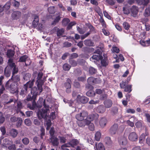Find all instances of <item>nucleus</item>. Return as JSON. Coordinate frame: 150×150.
<instances>
[{
  "mask_svg": "<svg viewBox=\"0 0 150 150\" xmlns=\"http://www.w3.org/2000/svg\"><path fill=\"white\" fill-rule=\"evenodd\" d=\"M123 11L124 14L128 15L130 13L129 9L128 7H124L123 8Z\"/></svg>",
  "mask_w": 150,
  "mask_h": 150,
  "instance_id": "a19ab883",
  "label": "nucleus"
},
{
  "mask_svg": "<svg viewBox=\"0 0 150 150\" xmlns=\"http://www.w3.org/2000/svg\"><path fill=\"white\" fill-rule=\"evenodd\" d=\"M111 50L112 52L116 53H118L120 51L119 49L116 46H113Z\"/></svg>",
  "mask_w": 150,
  "mask_h": 150,
  "instance_id": "8fccbe9b",
  "label": "nucleus"
},
{
  "mask_svg": "<svg viewBox=\"0 0 150 150\" xmlns=\"http://www.w3.org/2000/svg\"><path fill=\"white\" fill-rule=\"evenodd\" d=\"M2 115V113L0 112V123H3L4 121L5 118Z\"/></svg>",
  "mask_w": 150,
  "mask_h": 150,
  "instance_id": "680f3d73",
  "label": "nucleus"
},
{
  "mask_svg": "<svg viewBox=\"0 0 150 150\" xmlns=\"http://www.w3.org/2000/svg\"><path fill=\"white\" fill-rule=\"evenodd\" d=\"M84 43L85 45L88 46H93V43L89 40H85L84 41Z\"/></svg>",
  "mask_w": 150,
  "mask_h": 150,
  "instance_id": "c9c22d12",
  "label": "nucleus"
},
{
  "mask_svg": "<svg viewBox=\"0 0 150 150\" xmlns=\"http://www.w3.org/2000/svg\"><path fill=\"white\" fill-rule=\"evenodd\" d=\"M21 13L19 11H14L12 14L11 17L13 19L17 20L21 17Z\"/></svg>",
  "mask_w": 150,
  "mask_h": 150,
  "instance_id": "4468645a",
  "label": "nucleus"
},
{
  "mask_svg": "<svg viewBox=\"0 0 150 150\" xmlns=\"http://www.w3.org/2000/svg\"><path fill=\"white\" fill-rule=\"evenodd\" d=\"M88 113L86 111L82 110L81 112L76 114L75 117L76 119L78 121H82L85 120L88 115Z\"/></svg>",
  "mask_w": 150,
  "mask_h": 150,
  "instance_id": "423d86ee",
  "label": "nucleus"
},
{
  "mask_svg": "<svg viewBox=\"0 0 150 150\" xmlns=\"http://www.w3.org/2000/svg\"><path fill=\"white\" fill-rule=\"evenodd\" d=\"M104 142L105 146L108 148H110L112 145V142L111 140L110 137H105Z\"/></svg>",
  "mask_w": 150,
  "mask_h": 150,
  "instance_id": "9b49d317",
  "label": "nucleus"
},
{
  "mask_svg": "<svg viewBox=\"0 0 150 150\" xmlns=\"http://www.w3.org/2000/svg\"><path fill=\"white\" fill-rule=\"evenodd\" d=\"M78 143L77 140L75 139H73L69 143L62 145L61 148L64 149V147H70L71 146L74 147V146L77 145Z\"/></svg>",
  "mask_w": 150,
  "mask_h": 150,
  "instance_id": "6e6552de",
  "label": "nucleus"
},
{
  "mask_svg": "<svg viewBox=\"0 0 150 150\" xmlns=\"http://www.w3.org/2000/svg\"><path fill=\"white\" fill-rule=\"evenodd\" d=\"M4 75L6 77H8L10 76L11 74V71L7 70V67H6L4 69Z\"/></svg>",
  "mask_w": 150,
  "mask_h": 150,
  "instance_id": "a18cd8bd",
  "label": "nucleus"
},
{
  "mask_svg": "<svg viewBox=\"0 0 150 150\" xmlns=\"http://www.w3.org/2000/svg\"><path fill=\"white\" fill-rule=\"evenodd\" d=\"M70 22L69 19L67 18H64L62 21V24L64 26L66 25L68 23Z\"/></svg>",
  "mask_w": 150,
  "mask_h": 150,
  "instance_id": "f704fd0d",
  "label": "nucleus"
},
{
  "mask_svg": "<svg viewBox=\"0 0 150 150\" xmlns=\"http://www.w3.org/2000/svg\"><path fill=\"white\" fill-rule=\"evenodd\" d=\"M5 87L7 89L12 91H16L17 90L16 83L11 78L6 83Z\"/></svg>",
  "mask_w": 150,
  "mask_h": 150,
  "instance_id": "7ed1b4c3",
  "label": "nucleus"
},
{
  "mask_svg": "<svg viewBox=\"0 0 150 150\" xmlns=\"http://www.w3.org/2000/svg\"><path fill=\"white\" fill-rule=\"evenodd\" d=\"M145 137V135L144 134H142L139 138V142L140 143H142L144 141Z\"/></svg>",
  "mask_w": 150,
  "mask_h": 150,
  "instance_id": "58836bf2",
  "label": "nucleus"
},
{
  "mask_svg": "<svg viewBox=\"0 0 150 150\" xmlns=\"http://www.w3.org/2000/svg\"><path fill=\"white\" fill-rule=\"evenodd\" d=\"M4 144L6 147L7 145H11L12 143V141L7 138H6L4 140Z\"/></svg>",
  "mask_w": 150,
  "mask_h": 150,
  "instance_id": "2f4dec72",
  "label": "nucleus"
},
{
  "mask_svg": "<svg viewBox=\"0 0 150 150\" xmlns=\"http://www.w3.org/2000/svg\"><path fill=\"white\" fill-rule=\"evenodd\" d=\"M11 5V2L8 1L6 3L5 5L4 6V9L7 10H8L10 8Z\"/></svg>",
  "mask_w": 150,
  "mask_h": 150,
  "instance_id": "c03bdc74",
  "label": "nucleus"
},
{
  "mask_svg": "<svg viewBox=\"0 0 150 150\" xmlns=\"http://www.w3.org/2000/svg\"><path fill=\"white\" fill-rule=\"evenodd\" d=\"M123 26L124 28L126 30H128L130 28L129 24L127 22H124L123 24Z\"/></svg>",
  "mask_w": 150,
  "mask_h": 150,
  "instance_id": "09e8293b",
  "label": "nucleus"
},
{
  "mask_svg": "<svg viewBox=\"0 0 150 150\" xmlns=\"http://www.w3.org/2000/svg\"><path fill=\"white\" fill-rule=\"evenodd\" d=\"M43 105L44 107L41 110H39L37 113V115L39 119L42 118H45L47 115V113L49 111V106L46 105L45 103V100L43 101L42 98H40L38 102V105H37L35 100H33L32 105L30 104H28V107L30 110H33L36 107L40 108L42 105Z\"/></svg>",
  "mask_w": 150,
  "mask_h": 150,
  "instance_id": "f257e3e1",
  "label": "nucleus"
},
{
  "mask_svg": "<svg viewBox=\"0 0 150 150\" xmlns=\"http://www.w3.org/2000/svg\"><path fill=\"white\" fill-rule=\"evenodd\" d=\"M54 129L53 127H51L50 131V134L51 137H53V135L54 133Z\"/></svg>",
  "mask_w": 150,
  "mask_h": 150,
  "instance_id": "0e129e2a",
  "label": "nucleus"
},
{
  "mask_svg": "<svg viewBox=\"0 0 150 150\" xmlns=\"http://www.w3.org/2000/svg\"><path fill=\"white\" fill-rule=\"evenodd\" d=\"M107 120L105 117L102 118L100 120L99 124L101 127H104L106 125Z\"/></svg>",
  "mask_w": 150,
  "mask_h": 150,
  "instance_id": "5701e85b",
  "label": "nucleus"
},
{
  "mask_svg": "<svg viewBox=\"0 0 150 150\" xmlns=\"http://www.w3.org/2000/svg\"><path fill=\"white\" fill-rule=\"evenodd\" d=\"M63 69L65 71H68L71 68V66L67 64H65L63 66Z\"/></svg>",
  "mask_w": 150,
  "mask_h": 150,
  "instance_id": "ea45409f",
  "label": "nucleus"
},
{
  "mask_svg": "<svg viewBox=\"0 0 150 150\" xmlns=\"http://www.w3.org/2000/svg\"><path fill=\"white\" fill-rule=\"evenodd\" d=\"M63 46L65 47H69L71 46V44L68 42H66L63 43Z\"/></svg>",
  "mask_w": 150,
  "mask_h": 150,
  "instance_id": "e2e57ef3",
  "label": "nucleus"
},
{
  "mask_svg": "<svg viewBox=\"0 0 150 150\" xmlns=\"http://www.w3.org/2000/svg\"><path fill=\"white\" fill-rule=\"evenodd\" d=\"M101 137V134L100 132H97L95 135V139L96 140L99 141Z\"/></svg>",
  "mask_w": 150,
  "mask_h": 150,
  "instance_id": "4c0bfd02",
  "label": "nucleus"
},
{
  "mask_svg": "<svg viewBox=\"0 0 150 150\" xmlns=\"http://www.w3.org/2000/svg\"><path fill=\"white\" fill-rule=\"evenodd\" d=\"M76 24L75 22L73 21L70 23L68 25L67 27V29L68 30L70 29L73 25H75Z\"/></svg>",
  "mask_w": 150,
  "mask_h": 150,
  "instance_id": "5fc2aeb1",
  "label": "nucleus"
},
{
  "mask_svg": "<svg viewBox=\"0 0 150 150\" xmlns=\"http://www.w3.org/2000/svg\"><path fill=\"white\" fill-rule=\"evenodd\" d=\"M11 135L13 137H16L18 134L17 131L15 129H12L10 132Z\"/></svg>",
  "mask_w": 150,
  "mask_h": 150,
  "instance_id": "cd10ccee",
  "label": "nucleus"
},
{
  "mask_svg": "<svg viewBox=\"0 0 150 150\" xmlns=\"http://www.w3.org/2000/svg\"><path fill=\"white\" fill-rule=\"evenodd\" d=\"M128 138L130 140L135 141L137 140L138 137L135 132H132L129 134Z\"/></svg>",
  "mask_w": 150,
  "mask_h": 150,
  "instance_id": "dca6fc26",
  "label": "nucleus"
},
{
  "mask_svg": "<svg viewBox=\"0 0 150 150\" xmlns=\"http://www.w3.org/2000/svg\"><path fill=\"white\" fill-rule=\"evenodd\" d=\"M59 138L61 143H64L66 142V139L65 137L62 136H59Z\"/></svg>",
  "mask_w": 150,
  "mask_h": 150,
  "instance_id": "4d7b16f0",
  "label": "nucleus"
},
{
  "mask_svg": "<svg viewBox=\"0 0 150 150\" xmlns=\"http://www.w3.org/2000/svg\"><path fill=\"white\" fill-rule=\"evenodd\" d=\"M8 65L11 69L12 76L11 78V79H13L14 74L17 73L18 71V68L16 67L15 63L13 62V60L11 59H8Z\"/></svg>",
  "mask_w": 150,
  "mask_h": 150,
  "instance_id": "20e7f679",
  "label": "nucleus"
},
{
  "mask_svg": "<svg viewBox=\"0 0 150 150\" xmlns=\"http://www.w3.org/2000/svg\"><path fill=\"white\" fill-rule=\"evenodd\" d=\"M34 80L32 81H29L27 82V83L24 85L22 89L21 90L20 94L23 95L26 94L28 92V88H31L33 85Z\"/></svg>",
  "mask_w": 150,
  "mask_h": 150,
  "instance_id": "39448f33",
  "label": "nucleus"
},
{
  "mask_svg": "<svg viewBox=\"0 0 150 150\" xmlns=\"http://www.w3.org/2000/svg\"><path fill=\"white\" fill-rule=\"evenodd\" d=\"M131 15L133 17H136L138 16L139 12L138 8L134 5L132 6L130 8Z\"/></svg>",
  "mask_w": 150,
  "mask_h": 150,
  "instance_id": "1a4fd4ad",
  "label": "nucleus"
},
{
  "mask_svg": "<svg viewBox=\"0 0 150 150\" xmlns=\"http://www.w3.org/2000/svg\"><path fill=\"white\" fill-rule=\"evenodd\" d=\"M97 54L93 55L92 57L90 58L91 61L95 63L96 62L100 59L102 57V56L100 55V52L96 51Z\"/></svg>",
  "mask_w": 150,
  "mask_h": 150,
  "instance_id": "9d476101",
  "label": "nucleus"
},
{
  "mask_svg": "<svg viewBox=\"0 0 150 150\" xmlns=\"http://www.w3.org/2000/svg\"><path fill=\"white\" fill-rule=\"evenodd\" d=\"M119 142L120 145H125L127 143V141L126 138L122 137L119 139Z\"/></svg>",
  "mask_w": 150,
  "mask_h": 150,
  "instance_id": "a878e982",
  "label": "nucleus"
},
{
  "mask_svg": "<svg viewBox=\"0 0 150 150\" xmlns=\"http://www.w3.org/2000/svg\"><path fill=\"white\" fill-rule=\"evenodd\" d=\"M71 82V80L68 79H67V82L64 84V86L66 88V92L68 93H69L71 91L70 89L71 87L70 84Z\"/></svg>",
  "mask_w": 150,
  "mask_h": 150,
  "instance_id": "ddd939ff",
  "label": "nucleus"
},
{
  "mask_svg": "<svg viewBox=\"0 0 150 150\" xmlns=\"http://www.w3.org/2000/svg\"><path fill=\"white\" fill-rule=\"evenodd\" d=\"M77 100L78 101L79 100L81 103L84 104L87 103L89 99L86 96H81L80 95H78L77 97Z\"/></svg>",
  "mask_w": 150,
  "mask_h": 150,
  "instance_id": "f8f14e48",
  "label": "nucleus"
},
{
  "mask_svg": "<svg viewBox=\"0 0 150 150\" xmlns=\"http://www.w3.org/2000/svg\"><path fill=\"white\" fill-rule=\"evenodd\" d=\"M43 73L42 72H39L38 74L36 82L38 88L34 87L31 89V93L33 95V97L34 98H35L42 91V86L46 78V76L43 77Z\"/></svg>",
  "mask_w": 150,
  "mask_h": 150,
  "instance_id": "f03ea898",
  "label": "nucleus"
},
{
  "mask_svg": "<svg viewBox=\"0 0 150 150\" xmlns=\"http://www.w3.org/2000/svg\"><path fill=\"white\" fill-rule=\"evenodd\" d=\"M57 6L61 11H64L65 10V7L62 3H60L58 4Z\"/></svg>",
  "mask_w": 150,
  "mask_h": 150,
  "instance_id": "37998d69",
  "label": "nucleus"
},
{
  "mask_svg": "<svg viewBox=\"0 0 150 150\" xmlns=\"http://www.w3.org/2000/svg\"><path fill=\"white\" fill-rule=\"evenodd\" d=\"M132 85H128L126 86L124 88V91L125 92H128L129 93H130L132 91L131 89Z\"/></svg>",
  "mask_w": 150,
  "mask_h": 150,
  "instance_id": "72a5a7b5",
  "label": "nucleus"
},
{
  "mask_svg": "<svg viewBox=\"0 0 150 150\" xmlns=\"http://www.w3.org/2000/svg\"><path fill=\"white\" fill-rule=\"evenodd\" d=\"M24 122L25 124L27 126H29L31 125V121L29 119H25V120Z\"/></svg>",
  "mask_w": 150,
  "mask_h": 150,
  "instance_id": "6e6d98bb",
  "label": "nucleus"
},
{
  "mask_svg": "<svg viewBox=\"0 0 150 150\" xmlns=\"http://www.w3.org/2000/svg\"><path fill=\"white\" fill-rule=\"evenodd\" d=\"M52 123L50 120H48L46 121V125L47 126L46 129L48 130L51 126Z\"/></svg>",
  "mask_w": 150,
  "mask_h": 150,
  "instance_id": "49530a36",
  "label": "nucleus"
},
{
  "mask_svg": "<svg viewBox=\"0 0 150 150\" xmlns=\"http://www.w3.org/2000/svg\"><path fill=\"white\" fill-rule=\"evenodd\" d=\"M104 104L106 108H109L112 106V102L110 100H107L105 102Z\"/></svg>",
  "mask_w": 150,
  "mask_h": 150,
  "instance_id": "7c9ffc66",
  "label": "nucleus"
},
{
  "mask_svg": "<svg viewBox=\"0 0 150 150\" xmlns=\"http://www.w3.org/2000/svg\"><path fill=\"white\" fill-rule=\"evenodd\" d=\"M28 57L27 55H24L23 56H22V57H21L19 59V61L21 62H25V64L26 65H27L28 64H27L26 62H25L26 61L28 60Z\"/></svg>",
  "mask_w": 150,
  "mask_h": 150,
  "instance_id": "b1692460",
  "label": "nucleus"
},
{
  "mask_svg": "<svg viewBox=\"0 0 150 150\" xmlns=\"http://www.w3.org/2000/svg\"><path fill=\"white\" fill-rule=\"evenodd\" d=\"M87 81L89 84H91L94 82V78L92 77H90L88 79Z\"/></svg>",
  "mask_w": 150,
  "mask_h": 150,
  "instance_id": "774afa93",
  "label": "nucleus"
},
{
  "mask_svg": "<svg viewBox=\"0 0 150 150\" xmlns=\"http://www.w3.org/2000/svg\"><path fill=\"white\" fill-rule=\"evenodd\" d=\"M31 77V75L29 73L26 74L24 76V79L25 80H27L30 79Z\"/></svg>",
  "mask_w": 150,
  "mask_h": 150,
  "instance_id": "13d9d810",
  "label": "nucleus"
},
{
  "mask_svg": "<svg viewBox=\"0 0 150 150\" xmlns=\"http://www.w3.org/2000/svg\"><path fill=\"white\" fill-rule=\"evenodd\" d=\"M144 14L145 17L150 16V4L145 9Z\"/></svg>",
  "mask_w": 150,
  "mask_h": 150,
  "instance_id": "bb28decb",
  "label": "nucleus"
},
{
  "mask_svg": "<svg viewBox=\"0 0 150 150\" xmlns=\"http://www.w3.org/2000/svg\"><path fill=\"white\" fill-rule=\"evenodd\" d=\"M127 84L126 81H122L120 83V87L122 88H124Z\"/></svg>",
  "mask_w": 150,
  "mask_h": 150,
  "instance_id": "3c124183",
  "label": "nucleus"
},
{
  "mask_svg": "<svg viewBox=\"0 0 150 150\" xmlns=\"http://www.w3.org/2000/svg\"><path fill=\"white\" fill-rule=\"evenodd\" d=\"M8 149L10 150H16V145L14 144H12L8 147Z\"/></svg>",
  "mask_w": 150,
  "mask_h": 150,
  "instance_id": "69168bd1",
  "label": "nucleus"
},
{
  "mask_svg": "<svg viewBox=\"0 0 150 150\" xmlns=\"http://www.w3.org/2000/svg\"><path fill=\"white\" fill-rule=\"evenodd\" d=\"M95 150H105V148L103 144L101 143H99L98 144L96 143L94 146Z\"/></svg>",
  "mask_w": 150,
  "mask_h": 150,
  "instance_id": "f3484780",
  "label": "nucleus"
},
{
  "mask_svg": "<svg viewBox=\"0 0 150 150\" xmlns=\"http://www.w3.org/2000/svg\"><path fill=\"white\" fill-rule=\"evenodd\" d=\"M96 110L98 113H102L105 112V108L103 105H101L97 108Z\"/></svg>",
  "mask_w": 150,
  "mask_h": 150,
  "instance_id": "412c9836",
  "label": "nucleus"
},
{
  "mask_svg": "<svg viewBox=\"0 0 150 150\" xmlns=\"http://www.w3.org/2000/svg\"><path fill=\"white\" fill-rule=\"evenodd\" d=\"M140 43L144 47L148 46L147 41H146L143 40H141L140 41Z\"/></svg>",
  "mask_w": 150,
  "mask_h": 150,
  "instance_id": "de8ad7c7",
  "label": "nucleus"
},
{
  "mask_svg": "<svg viewBox=\"0 0 150 150\" xmlns=\"http://www.w3.org/2000/svg\"><path fill=\"white\" fill-rule=\"evenodd\" d=\"M23 143L25 145H28L30 142L29 139L27 137H25L22 139Z\"/></svg>",
  "mask_w": 150,
  "mask_h": 150,
  "instance_id": "e433bc0d",
  "label": "nucleus"
},
{
  "mask_svg": "<svg viewBox=\"0 0 150 150\" xmlns=\"http://www.w3.org/2000/svg\"><path fill=\"white\" fill-rule=\"evenodd\" d=\"M118 128V125L117 124H115L112 126L110 130V132L112 134H114L117 132Z\"/></svg>",
  "mask_w": 150,
  "mask_h": 150,
  "instance_id": "2eb2a0df",
  "label": "nucleus"
},
{
  "mask_svg": "<svg viewBox=\"0 0 150 150\" xmlns=\"http://www.w3.org/2000/svg\"><path fill=\"white\" fill-rule=\"evenodd\" d=\"M17 121H18V122L16 123V125L17 127H20L22 123V120L20 118H18Z\"/></svg>",
  "mask_w": 150,
  "mask_h": 150,
  "instance_id": "864d4df0",
  "label": "nucleus"
},
{
  "mask_svg": "<svg viewBox=\"0 0 150 150\" xmlns=\"http://www.w3.org/2000/svg\"><path fill=\"white\" fill-rule=\"evenodd\" d=\"M89 72L91 74L95 73L96 71L95 69L92 67H90L89 69Z\"/></svg>",
  "mask_w": 150,
  "mask_h": 150,
  "instance_id": "bf43d9fd",
  "label": "nucleus"
},
{
  "mask_svg": "<svg viewBox=\"0 0 150 150\" xmlns=\"http://www.w3.org/2000/svg\"><path fill=\"white\" fill-rule=\"evenodd\" d=\"M89 123H88V125H89L88 128L91 131H93L94 129V127L93 124L91 123L89 121H88Z\"/></svg>",
  "mask_w": 150,
  "mask_h": 150,
  "instance_id": "79ce46f5",
  "label": "nucleus"
},
{
  "mask_svg": "<svg viewBox=\"0 0 150 150\" xmlns=\"http://www.w3.org/2000/svg\"><path fill=\"white\" fill-rule=\"evenodd\" d=\"M95 118V116L94 114H92L86 117L85 119L87 121H89L90 122L92 121H93Z\"/></svg>",
  "mask_w": 150,
  "mask_h": 150,
  "instance_id": "c85d7f7f",
  "label": "nucleus"
},
{
  "mask_svg": "<svg viewBox=\"0 0 150 150\" xmlns=\"http://www.w3.org/2000/svg\"><path fill=\"white\" fill-rule=\"evenodd\" d=\"M54 29L57 31V35L58 37L62 36L64 32V30L63 28L59 29L57 27H55Z\"/></svg>",
  "mask_w": 150,
  "mask_h": 150,
  "instance_id": "4be33fe9",
  "label": "nucleus"
},
{
  "mask_svg": "<svg viewBox=\"0 0 150 150\" xmlns=\"http://www.w3.org/2000/svg\"><path fill=\"white\" fill-rule=\"evenodd\" d=\"M69 62L71 66L73 67H75L77 65V63L74 60L70 59L69 60Z\"/></svg>",
  "mask_w": 150,
  "mask_h": 150,
  "instance_id": "603ef678",
  "label": "nucleus"
},
{
  "mask_svg": "<svg viewBox=\"0 0 150 150\" xmlns=\"http://www.w3.org/2000/svg\"><path fill=\"white\" fill-rule=\"evenodd\" d=\"M88 123H89V122L85 119L82 121H79L77 123L79 126L82 127L85 126L86 125H88Z\"/></svg>",
  "mask_w": 150,
  "mask_h": 150,
  "instance_id": "aec40b11",
  "label": "nucleus"
},
{
  "mask_svg": "<svg viewBox=\"0 0 150 150\" xmlns=\"http://www.w3.org/2000/svg\"><path fill=\"white\" fill-rule=\"evenodd\" d=\"M102 65L104 66H106L108 65V62L106 59H103L101 61Z\"/></svg>",
  "mask_w": 150,
  "mask_h": 150,
  "instance_id": "338daca9",
  "label": "nucleus"
},
{
  "mask_svg": "<svg viewBox=\"0 0 150 150\" xmlns=\"http://www.w3.org/2000/svg\"><path fill=\"white\" fill-rule=\"evenodd\" d=\"M39 20V19L38 16H35L34 18V20L33 22V24L34 27L37 26V25H38Z\"/></svg>",
  "mask_w": 150,
  "mask_h": 150,
  "instance_id": "393cba45",
  "label": "nucleus"
},
{
  "mask_svg": "<svg viewBox=\"0 0 150 150\" xmlns=\"http://www.w3.org/2000/svg\"><path fill=\"white\" fill-rule=\"evenodd\" d=\"M14 54V53L13 51L11 50H8L7 53V55L9 58L12 57Z\"/></svg>",
  "mask_w": 150,
  "mask_h": 150,
  "instance_id": "473e14b6",
  "label": "nucleus"
},
{
  "mask_svg": "<svg viewBox=\"0 0 150 150\" xmlns=\"http://www.w3.org/2000/svg\"><path fill=\"white\" fill-rule=\"evenodd\" d=\"M13 6L16 7H18L19 5V3L18 2L16 1L15 0H13L12 1Z\"/></svg>",
  "mask_w": 150,
  "mask_h": 150,
  "instance_id": "052dcab7",
  "label": "nucleus"
},
{
  "mask_svg": "<svg viewBox=\"0 0 150 150\" xmlns=\"http://www.w3.org/2000/svg\"><path fill=\"white\" fill-rule=\"evenodd\" d=\"M48 10L49 13H50L53 14L56 12L55 7L54 6H51L49 7L48 8Z\"/></svg>",
  "mask_w": 150,
  "mask_h": 150,
  "instance_id": "c756f323",
  "label": "nucleus"
},
{
  "mask_svg": "<svg viewBox=\"0 0 150 150\" xmlns=\"http://www.w3.org/2000/svg\"><path fill=\"white\" fill-rule=\"evenodd\" d=\"M135 1L138 5L145 6L149 3V0H128V3L131 4L134 3Z\"/></svg>",
  "mask_w": 150,
  "mask_h": 150,
  "instance_id": "0eeeda50",
  "label": "nucleus"
},
{
  "mask_svg": "<svg viewBox=\"0 0 150 150\" xmlns=\"http://www.w3.org/2000/svg\"><path fill=\"white\" fill-rule=\"evenodd\" d=\"M61 14L59 13H56L54 15V16H55V18L53 22L52 23V25H55L59 22L61 18Z\"/></svg>",
  "mask_w": 150,
  "mask_h": 150,
  "instance_id": "a211bd4d",
  "label": "nucleus"
},
{
  "mask_svg": "<svg viewBox=\"0 0 150 150\" xmlns=\"http://www.w3.org/2000/svg\"><path fill=\"white\" fill-rule=\"evenodd\" d=\"M50 139L53 146H58L59 142L58 139L56 137H51Z\"/></svg>",
  "mask_w": 150,
  "mask_h": 150,
  "instance_id": "6ab92c4d",
  "label": "nucleus"
}]
</instances>
